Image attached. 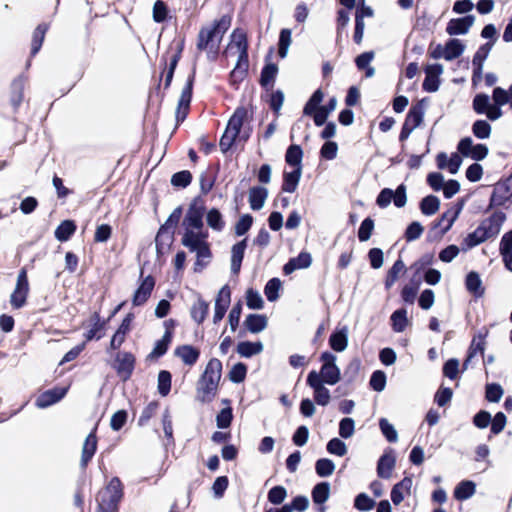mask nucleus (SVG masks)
I'll return each instance as SVG.
<instances>
[{"label": "nucleus", "mask_w": 512, "mask_h": 512, "mask_svg": "<svg viewBox=\"0 0 512 512\" xmlns=\"http://www.w3.org/2000/svg\"><path fill=\"white\" fill-rule=\"evenodd\" d=\"M203 215L204 206L198 205L197 199H195L190 204L182 221L184 232L181 244L196 254L195 271L198 270V267L201 269L206 266L212 256L207 242L208 232L204 230Z\"/></svg>", "instance_id": "nucleus-1"}, {"label": "nucleus", "mask_w": 512, "mask_h": 512, "mask_svg": "<svg viewBox=\"0 0 512 512\" xmlns=\"http://www.w3.org/2000/svg\"><path fill=\"white\" fill-rule=\"evenodd\" d=\"M230 25L231 17L223 15L211 25L202 27L197 37V50L205 51L208 59L214 60L218 54L222 38Z\"/></svg>", "instance_id": "nucleus-2"}, {"label": "nucleus", "mask_w": 512, "mask_h": 512, "mask_svg": "<svg viewBox=\"0 0 512 512\" xmlns=\"http://www.w3.org/2000/svg\"><path fill=\"white\" fill-rule=\"evenodd\" d=\"M221 375V361L217 358L210 359L196 385V399L199 402L209 403L215 398Z\"/></svg>", "instance_id": "nucleus-3"}, {"label": "nucleus", "mask_w": 512, "mask_h": 512, "mask_svg": "<svg viewBox=\"0 0 512 512\" xmlns=\"http://www.w3.org/2000/svg\"><path fill=\"white\" fill-rule=\"evenodd\" d=\"M505 220L506 215L501 211L494 212L491 216L482 220L479 226L465 238L467 247H475L490 238L496 237Z\"/></svg>", "instance_id": "nucleus-4"}, {"label": "nucleus", "mask_w": 512, "mask_h": 512, "mask_svg": "<svg viewBox=\"0 0 512 512\" xmlns=\"http://www.w3.org/2000/svg\"><path fill=\"white\" fill-rule=\"evenodd\" d=\"M123 497V488L119 478L113 477L105 488L99 491L96 512H118Z\"/></svg>", "instance_id": "nucleus-5"}, {"label": "nucleus", "mask_w": 512, "mask_h": 512, "mask_svg": "<svg viewBox=\"0 0 512 512\" xmlns=\"http://www.w3.org/2000/svg\"><path fill=\"white\" fill-rule=\"evenodd\" d=\"M337 357L331 352L325 351L320 356V361L323 363L318 373L320 382L328 385H335L341 379V372L336 365Z\"/></svg>", "instance_id": "nucleus-6"}, {"label": "nucleus", "mask_w": 512, "mask_h": 512, "mask_svg": "<svg viewBox=\"0 0 512 512\" xmlns=\"http://www.w3.org/2000/svg\"><path fill=\"white\" fill-rule=\"evenodd\" d=\"M135 363V356L131 352L120 351L115 355L112 367L122 381H127L133 374Z\"/></svg>", "instance_id": "nucleus-7"}, {"label": "nucleus", "mask_w": 512, "mask_h": 512, "mask_svg": "<svg viewBox=\"0 0 512 512\" xmlns=\"http://www.w3.org/2000/svg\"><path fill=\"white\" fill-rule=\"evenodd\" d=\"M306 383L313 389L314 401L320 406H327L331 400V394L324 383L320 382L317 371L312 370L308 373Z\"/></svg>", "instance_id": "nucleus-8"}, {"label": "nucleus", "mask_w": 512, "mask_h": 512, "mask_svg": "<svg viewBox=\"0 0 512 512\" xmlns=\"http://www.w3.org/2000/svg\"><path fill=\"white\" fill-rule=\"evenodd\" d=\"M29 292V283L26 270L22 269L18 276L14 291L10 296V303L13 308L20 309L26 304V298Z\"/></svg>", "instance_id": "nucleus-9"}, {"label": "nucleus", "mask_w": 512, "mask_h": 512, "mask_svg": "<svg viewBox=\"0 0 512 512\" xmlns=\"http://www.w3.org/2000/svg\"><path fill=\"white\" fill-rule=\"evenodd\" d=\"M193 82H194V74L188 77L185 86L181 91V95L178 101V106L176 109V120L177 123L183 122L188 114L190 102L192 99V90H193Z\"/></svg>", "instance_id": "nucleus-10"}, {"label": "nucleus", "mask_w": 512, "mask_h": 512, "mask_svg": "<svg viewBox=\"0 0 512 512\" xmlns=\"http://www.w3.org/2000/svg\"><path fill=\"white\" fill-rule=\"evenodd\" d=\"M231 302V290L228 285H224L218 292L215 299L213 323L217 324L225 316Z\"/></svg>", "instance_id": "nucleus-11"}, {"label": "nucleus", "mask_w": 512, "mask_h": 512, "mask_svg": "<svg viewBox=\"0 0 512 512\" xmlns=\"http://www.w3.org/2000/svg\"><path fill=\"white\" fill-rule=\"evenodd\" d=\"M488 335V329H484L483 332H479L473 339L470 344V347L468 349V355L466 359L463 362V370H466L470 363L473 361V359L480 354L481 356L484 355L485 350V339Z\"/></svg>", "instance_id": "nucleus-12"}, {"label": "nucleus", "mask_w": 512, "mask_h": 512, "mask_svg": "<svg viewBox=\"0 0 512 512\" xmlns=\"http://www.w3.org/2000/svg\"><path fill=\"white\" fill-rule=\"evenodd\" d=\"M475 22L473 15H467L462 18L451 19L446 26V32L450 36L465 35Z\"/></svg>", "instance_id": "nucleus-13"}, {"label": "nucleus", "mask_w": 512, "mask_h": 512, "mask_svg": "<svg viewBox=\"0 0 512 512\" xmlns=\"http://www.w3.org/2000/svg\"><path fill=\"white\" fill-rule=\"evenodd\" d=\"M512 196V177L509 178L505 183H498L490 198V207L502 206Z\"/></svg>", "instance_id": "nucleus-14"}, {"label": "nucleus", "mask_w": 512, "mask_h": 512, "mask_svg": "<svg viewBox=\"0 0 512 512\" xmlns=\"http://www.w3.org/2000/svg\"><path fill=\"white\" fill-rule=\"evenodd\" d=\"M67 393V388L56 387L53 389H49L43 393H41L36 401V407L40 409L47 408L57 402H59Z\"/></svg>", "instance_id": "nucleus-15"}, {"label": "nucleus", "mask_w": 512, "mask_h": 512, "mask_svg": "<svg viewBox=\"0 0 512 512\" xmlns=\"http://www.w3.org/2000/svg\"><path fill=\"white\" fill-rule=\"evenodd\" d=\"M154 286H155V280L152 276L149 275L146 278H144L133 295V298H132L133 305L134 306L143 305L150 297V295L154 289Z\"/></svg>", "instance_id": "nucleus-16"}, {"label": "nucleus", "mask_w": 512, "mask_h": 512, "mask_svg": "<svg viewBox=\"0 0 512 512\" xmlns=\"http://www.w3.org/2000/svg\"><path fill=\"white\" fill-rule=\"evenodd\" d=\"M396 464V458L392 451L384 453L377 463V475L383 479H389Z\"/></svg>", "instance_id": "nucleus-17"}, {"label": "nucleus", "mask_w": 512, "mask_h": 512, "mask_svg": "<svg viewBox=\"0 0 512 512\" xmlns=\"http://www.w3.org/2000/svg\"><path fill=\"white\" fill-rule=\"evenodd\" d=\"M312 257L308 252H301L297 257L291 258L283 267V272L286 275L291 274L297 269H306L310 267Z\"/></svg>", "instance_id": "nucleus-18"}, {"label": "nucleus", "mask_w": 512, "mask_h": 512, "mask_svg": "<svg viewBox=\"0 0 512 512\" xmlns=\"http://www.w3.org/2000/svg\"><path fill=\"white\" fill-rule=\"evenodd\" d=\"M97 449V437L95 432H91L85 439L82 447L80 465L85 469L89 461L93 458Z\"/></svg>", "instance_id": "nucleus-19"}, {"label": "nucleus", "mask_w": 512, "mask_h": 512, "mask_svg": "<svg viewBox=\"0 0 512 512\" xmlns=\"http://www.w3.org/2000/svg\"><path fill=\"white\" fill-rule=\"evenodd\" d=\"M499 252L504 266L512 272V231L505 233L500 241Z\"/></svg>", "instance_id": "nucleus-20"}, {"label": "nucleus", "mask_w": 512, "mask_h": 512, "mask_svg": "<svg viewBox=\"0 0 512 512\" xmlns=\"http://www.w3.org/2000/svg\"><path fill=\"white\" fill-rule=\"evenodd\" d=\"M235 50L237 54L248 53V41L246 33L240 29L234 30L231 35V42L227 47V52Z\"/></svg>", "instance_id": "nucleus-21"}, {"label": "nucleus", "mask_w": 512, "mask_h": 512, "mask_svg": "<svg viewBox=\"0 0 512 512\" xmlns=\"http://www.w3.org/2000/svg\"><path fill=\"white\" fill-rule=\"evenodd\" d=\"M330 490H331L330 483L320 482V483L316 484L311 491V497H312L313 502L316 505L321 506L319 509L320 512L325 511V507L323 506V504L329 499Z\"/></svg>", "instance_id": "nucleus-22"}, {"label": "nucleus", "mask_w": 512, "mask_h": 512, "mask_svg": "<svg viewBox=\"0 0 512 512\" xmlns=\"http://www.w3.org/2000/svg\"><path fill=\"white\" fill-rule=\"evenodd\" d=\"M174 354L179 357L185 365L193 366L199 359L200 351L192 345H181L175 349Z\"/></svg>", "instance_id": "nucleus-23"}, {"label": "nucleus", "mask_w": 512, "mask_h": 512, "mask_svg": "<svg viewBox=\"0 0 512 512\" xmlns=\"http://www.w3.org/2000/svg\"><path fill=\"white\" fill-rule=\"evenodd\" d=\"M267 197L268 190L265 187L254 186L250 188L248 197L250 208L254 211L262 209Z\"/></svg>", "instance_id": "nucleus-24"}, {"label": "nucleus", "mask_w": 512, "mask_h": 512, "mask_svg": "<svg viewBox=\"0 0 512 512\" xmlns=\"http://www.w3.org/2000/svg\"><path fill=\"white\" fill-rule=\"evenodd\" d=\"M247 247V239L234 244L231 249V272L237 275L241 269L244 252Z\"/></svg>", "instance_id": "nucleus-25"}, {"label": "nucleus", "mask_w": 512, "mask_h": 512, "mask_svg": "<svg viewBox=\"0 0 512 512\" xmlns=\"http://www.w3.org/2000/svg\"><path fill=\"white\" fill-rule=\"evenodd\" d=\"M329 345L336 352H343L348 346V328L334 331L329 337Z\"/></svg>", "instance_id": "nucleus-26"}, {"label": "nucleus", "mask_w": 512, "mask_h": 512, "mask_svg": "<svg viewBox=\"0 0 512 512\" xmlns=\"http://www.w3.org/2000/svg\"><path fill=\"white\" fill-rule=\"evenodd\" d=\"M267 324V317L263 314H249L244 321L245 328L253 334H257L265 330Z\"/></svg>", "instance_id": "nucleus-27"}, {"label": "nucleus", "mask_w": 512, "mask_h": 512, "mask_svg": "<svg viewBox=\"0 0 512 512\" xmlns=\"http://www.w3.org/2000/svg\"><path fill=\"white\" fill-rule=\"evenodd\" d=\"M248 68V53L238 54L237 63L230 74L231 81L233 83H238L242 81L248 72Z\"/></svg>", "instance_id": "nucleus-28"}, {"label": "nucleus", "mask_w": 512, "mask_h": 512, "mask_svg": "<svg viewBox=\"0 0 512 512\" xmlns=\"http://www.w3.org/2000/svg\"><path fill=\"white\" fill-rule=\"evenodd\" d=\"M247 118L248 110L245 107H238L229 119L226 129L238 135Z\"/></svg>", "instance_id": "nucleus-29"}, {"label": "nucleus", "mask_w": 512, "mask_h": 512, "mask_svg": "<svg viewBox=\"0 0 512 512\" xmlns=\"http://www.w3.org/2000/svg\"><path fill=\"white\" fill-rule=\"evenodd\" d=\"M463 208L462 204H459L455 207H451L446 212H444L439 219L438 223L435 226H439L442 228V233H446L452 227L453 223L458 218L461 210Z\"/></svg>", "instance_id": "nucleus-30"}, {"label": "nucleus", "mask_w": 512, "mask_h": 512, "mask_svg": "<svg viewBox=\"0 0 512 512\" xmlns=\"http://www.w3.org/2000/svg\"><path fill=\"white\" fill-rule=\"evenodd\" d=\"M264 349L261 341L250 342L242 341L237 344L236 351L243 358H251L255 355L260 354Z\"/></svg>", "instance_id": "nucleus-31"}, {"label": "nucleus", "mask_w": 512, "mask_h": 512, "mask_svg": "<svg viewBox=\"0 0 512 512\" xmlns=\"http://www.w3.org/2000/svg\"><path fill=\"white\" fill-rule=\"evenodd\" d=\"M302 175V167L294 168L291 172H284L282 191L293 193L297 189Z\"/></svg>", "instance_id": "nucleus-32"}, {"label": "nucleus", "mask_w": 512, "mask_h": 512, "mask_svg": "<svg viewBox=\"0 0 512 512\" xmlns=\"http://www.w3.org/2000/svg\"><path fill=\"white\" fill-rule=\"evenodd\" d=\"M182 216V207H177L173 210V212L170 214L166 222L160 227L156 240H158L160 237H162L164 234H173L174 229L176 228L177 224L180 221V218Z\"/></svg>", "instance_id": "nucleus-33"}, {"label": "nucleus", "mask_w": 512, "mask_h": 512, "mask_svg": "<svg viewBox=\"0 0 512 512\" xmlns=\"http://www.w3.org/2000/svg\"><path fill=\"white\" fill-rule=\"evenodd\" d=\"M424 113H425L424 105H423L422 101H420L410 108L404 123L406 125H408L409 127L415 129L422 123Z\"/></svg>", "instance_id": "nucleus-34"}, {"label": "nucleus", "mask_w": 512, "mask_h": 512, "mask_svg": "<svg viewBox=\"0 0 512 512\" xmlns=\"http://www.w3.org/2000/svg\"><path fill=\"white\" fill-rule=\"evenodd\" d=\"M465 286L466 289L476 298L482 297L484 295V287L482 286V280L479 274L475 271H471L467 274Z\"/></svg>", "instance_id": "nucleus-35"}, {"label": "nucleus", "mask_w": 512, "mask_h": 512, "mask_svg": "<svg viewBox=\"0 0 512 512\" xmlns=\"http://www.w3.org/2000/svg\"><path fill=\"white\" fill-rule=\"evenodd\" d=\"M91 322L92 327L85 333L86 341H91L93 339H101L104 336L103 330L105 328L106 322L101 321L98 312H95L92 315Z\"/></svg>", "instance_id": "nucleus-36"}, {"label": "nucleus", "mask_w": 512, "mask_h": 512, "mask_svg": "<svg viewBox=\"0 0 512 512\" xmlns=\"http://www.w3.org/2000/svg\"><path fill=\"white\" fill-rule=\"evenodd\" d=\"M444 50H445V60L452 61V60L460 57L463 54V52L465 50V45L462 43L461 40L452 38V39H449L445 43Z\"/></svg>", "instance_id": "nucleus-37"}, {"label": "nucleus", "mask_w": 512, "mask_h": 512, "mask_svg": "<svg viewBox=\"0 0 512 512\" xmlns=\"http://www.w3.org/2000/svg\"><path fill=\"white\" fill-rule=\"evenodd\" d=\"M208 311L209 303L202 298H198V300L192 305L190 314L196 323L201 324L205 320Z\"/></svg>", "instance_id": "nucleus-38"}, {"label": "nucleus", "mask_w": 512, "mask_h": 512, "mask_svg": "<svg viewBox=\"0 0 512 512\" xmlns=\"http://www.w3.org/2000/svg\"><path fill=\"white\" fill-rule=\"evenodd\" d=\"M26 79L23 76L16 78L11 85V103L17 108L23 101V91Z\"/></svg>", "instance_id": "nucleus-39"}, {"label": "nucleus", "mask_w": 512, "mask_h": 512, "mask_svg": "<svg viewBox=\"0 0 512 512\" xmlns=\"http://www.w3.org/2000/svg\"><path fill=\"white\" fill-rule=\"evenodd\" d=\"M171 340L172 332L170 330H166L162 338L155 343V346L148 355V358L153 359L163 356L167 352Z\"/></svg>", "instance_id": "nucleus-40"}, {"label": "nucleus", "mask_w": 512, "mask_h": 512, "mask_svg": "<svg viewBox=\"0 0 512 512\" xmlns=\"http://www.w3.org/2000/svg\"><path fill=\"white\" fill-rule=\"evenodd\" d=\"M277 73L278 67L275 64L269 63L265 65L261 71L260 77V84L262 85V87H264L265 89L272 88Z\"/></svg>", "instance_id": "nucleus-41"}, {"label": "nucleus", "mask_w": 512, "mask_h": 512, "mask_svg": "<svg viewBox=\"0 0 512 512\" xmlns=\"http://www.w3.org/2000/svg\"><path fill=\"white\" fill-rule=\"evenodd\" d=\"M76 230V225L72 220H64L55 230V238L60 242L70 239Z\"/></svg>", "instance_id": "nucleus-42"}, {"label": "nucleus", "mask_w": 512, "mask_h": 512, "mask_svg": "<svg viewBox=\"0 0 512 512\" xmlns=\"http://www.w3.org/2000/svg\"><path fill=\"white\" fill-rule=\"evenodd\" d=\"M405 271V264L401 259H398L394 262L393 266L389 269L386 279H385V288L387 290L391 289L395 284L399 276Z\"/></svg>", "instance_id": "nucleus-43"}, {"label": "nucleus", "mask_w": 512, "mask_h": 512, "mask_svg": "<svg viewBox=\"0 0 512 512\" xmlns=\"http://www.w3.org/2000/svg\"><path fill=\"white\" fill-rule=\"evenodd\" d=\"M303 151L299 145H290L285 154V161L295 168L302 167Z\"/></svg>", "instance_id": "nucleus-44"}, {"label": "nucleus", "mask_w": 512, "mask_h": 512, "mask_svg": "<svg viewBox=\"0 0 512 512\" xmlns=\"http://www.w3.org/2000/svg\"><path fill=\"white\" fill-rule=\"evenodd\" d=\"M47 30L48 25L45 23L39 24L34 30L32 37L31 56H35L41 49Z\"/></svg>", "instance_id": "nucleus-45"}, {"label": "nucleus", "mask_w": 512, "mask_h": 512, "mask_svg": "<svg viewBox=\"0 0 512 512\" xmlns=\"http://www.w3.org/2000/svg\"><path fill=\"white\" fill-rule=\"evenodd\" d=\"M440 207V200L434 195L424 197L420 202V210L426 216L434 215Z\"/></svg>", "instance_id": "nucleus-46"}, {"label": "nucleus", "mask_w": 512, "mask_h": 512, "mask_svg": "<svg viewBox=\"0 0 512 512\" xmlns=\"http://www.w3.org/2000/svg\"><path fill=\"white\" fill-rule=\"evenodd\" d=\"M206 221L207 225L217 232H221L225 227L223 216L221 212L216 208H212L208 211L206 215Z\"/></svg>", "instance_id": "nucleus-47"}, {"label": "nucleus", "mask_w": 512, "mask_h": 512, "mask_svg": "<svg viewBox=\"0 0 512 512\" xmlns=\"http://www.w3.org/2000/svg\"><path fill=\"white\" fill-rule=\"evenodd\" d=\"M474 493H475L474 482L462 481L456 486V488L454 490V497L457 500L463 501V500H467L470 497H472Z\"/></svg>", "instance_id": "nucleus-48"}, {"label": "nucleus", "mask_w": 512, "mask_h": 512, "mask_svg": "<svg viewBox=\"0 0 512 512\" xmlns=\"http://www.w3.org/2000/svg\"><path fill=\"white\" fill-rule=\"evenodd\" d=\"M392 328L395 332L400 333L406 329L408 319L406 309H398L391 315Z\"/></svg>", "instance_id": "nucleus-49"}, {"label": "nucleus", "mask_w": 512, "mask_h": 512, "mask_svg": "<svg viewBox=\"0 0 512 512\" xmlns=\"http://www.w3.org/2000/svg\"><path fill=\"white\" fill-rule=\"evenodd\" d=\"M324 93L321 89H317L306 102L303 108L304 115H312L315 110L321 107V102L323 101Z\"/></svg>", "instance_id": "nucleus-50"}, {"label": "nucleus", "mask_w": 512, "mask_h": 512, "mask_svg": "<svg viewBox=\"0 0 512 512\" xmlns=\"http://www.w3.org/2000/svg\"><path fill=\"white\" fill-rule=\"evenodd\" d=\"M335 464L328 458L318 459L315 463V471L319 477H328L333 474Z\"/></svg>", "instance_id": "nucleus-51"}, {"label": "nucleus", "mask_w": 512, "mask_h": 512, "mask_svg": "<svg viewBox=\"0 0 512 512\" xmlns=\"http://www.w3.org/2000/svg\"><path fill=\"white\" fill-rule=\"evenodd\" d=\"M281 288V281L279 278L270 279L264 288V293L268 301L274 302L279 297V290Z\"/></svg>", "instance_id": "nucleus-52"}, {"label": "nucleus", "mask_w": 512, "mask_h": 512, "mask_svg": "<svg viewBox=\"0 0 512 512\" xmlns=\"http://www.w3.org/2000/svg\"><path fill=\"white\" fill-rule=\"evenodd\" d=\"M171 390V374L169 371L162 370L158 374V392L162 396H167Z\"/></svg>", "instance_id": "nucleus-53"}, {"label": "nucleus", "mask_w": 512, "mask_h": 512, "mask_svg": "<svg viewBox=\"0 0 512 512\" xmlns=\"http://www.w3.org/2000/svg\"><path fill=\"white\" fill-rule=\"evenodd\" d=\"M291 44V30L282 29L279 35L278 54L281 58H285Z\"/></svg>", "instance_id": "nucleus-54"}, {"label": "nucleus", "mask_w": 512, "mask_h": 512, "mask_svg": "<svg viewBox=\"0 0 512 512\" xmlns=\"http://www.w3.org/2000/svg\"><path fill=\"white\" fill-rule=\"evenodd\" d=\"M192 181V174L188 170L177 172L171 177V184L174 187L186 188Z\"/></svg>", "instance_id": "nucleus-55"}, {"label": "nucleus", "mask_w": 512, "mask_h": 512, "mask_svg": "<svg viewBox=\"0 0 512 512\" xmlns=\"http://www.w3.org/2000/svg\"><path fill=\"white\" fill-rule=\"evenodd\" d=\"M490 105V98L487 94H477L473 99V109L477 114H485Z\"/></svg>", "instance_id": "nucleus-56"}, {"label": "nucleus", "mask_w": 512, "mask_h": 512, "mask_svg": "<svg viewBox=\"0 0 512 512\" xmlns=\"http://www.w3.org/2000/svg\"><path fill=\"white\" fill-rule=\"evenodd\" d=\"M473 134L479 139H487L491 134V126L485 120H477L472 126Z\"/></svg>", "instance_id": "nucleus-57"}, {"label": "nucleus", "mask_w": 512, "mask_h": 512, "mask_svg": "<svg viewBox=\"0 0 512 512\" xmlns=\"http://www.w3.org/2000/svg\"><path fill=\"white\" fill-rule=\"evenodd\" d=\"M326 449L330 454H333V455H336L339 457H343L347 453L346 444L339 438L331 439L327 443Z\"/></svg>", "instance_id": "nucleus-58"}, {"label": "nucleus", "mask_w": 512, "mask_h": 512, "mask_svg": "<svg viewBox=\"0 0 512 512\" xmlns=\"http://www.w3.org/2000/svg\"><path fill=\"white\" fill-rule=\"evenodd\" d=\"M379 427L381 429L382 434L385 436L387 441L396 442L398 439L397 431L394 426L385 418H381L379 420Z\"/></svg>", "instance_id": "nucleus-59"}, {"label": "nucleus", "mask_w": 512, "mask_h": 512, "mask_svg": "<svg viewBox=\"0 0 512 512\" xmlns=\"http://www.w3.org/2000/svg\"><path fill=\"white\" fill-rule=\"evenodd\" d=\"M369 384L374 391H383L386 386V374L381 370L374 371L370 377Z\"/></svg>", "instance_id": "nucleus-60"}, {"label": "nucleus", "mask_w": 512, "mask_h": 512, "mask_svg": "<svg viewBox=\"0 0 512 512\" xmlns=\"http://www.w3.org/2000/svg\"><path fill=\"white\" fill-rule=\"evenodd\" d=\"M247 374V367L244 363H237L233 365L229 372V379L233 383H241L244 381Z\"/></svg>", "instance_id": "nucleus-61"}, {"label": "nucleus", "mask_w": 512, "mask_h": 512, "mask_svg": "<svg viewBox=\"0 0 512 512\" xmlns=\"http://www.w3.org/2000/svg\"><path fill=\"white\" fill-rule=\"evenodd\" d=\"M375 501L366 493H360L354 500V506L359 511H369L373 509Z\"/></svg>", "instance_id": "nucleus-62"}, {"label": "nucleus", "mask_w": 512, "mask_h": 512, "mask_svg": "<svg viewBox=\"0 0 512 512\" xmlns=\"http://www.w3.org/2000/svg\"><path fill=\"white\" fill-rule=\"evenodd\" d=\"M233 419L232 408H223L216 416V424L220 429H226L231 425Z\"/></svg>", "instance_id": "nucleus-63"}, {"label": "nucleus", "mask_w": 512, "mask_h": 512, "mask_svg": "<svg viewBox=\"0 0 512 512\" xmlns=\"http://www.w3.org/2000/svg\"><path fill=\"white\" fill-rule=\"evenodd\" d=\"M374 229V221L371 218H365L358 230V238L361 242H365L370 239Z\"/></svg>", "instance_id": "nucleus-64"}]
</instances>
